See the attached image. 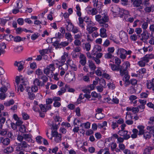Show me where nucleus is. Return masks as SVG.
Returning a JSON list of instances; mask_svg holds the SVG:
<instances>
[{"label":"nucleus","mask_w":154,"mask_h":154,"mask_svg":"<svg viewBox=\"0 0 154 154\" xmlns=\"http://www.w3.org/2000/svg\"><path fill=\"white\" fill-rule=\"evenodd\" d=\"M119 36L121 41L124 43H126L128 41V38L127 33L123 31L120 32Z\"/></svg>","instance_id":"nucleus-8"},{"label":"nucleus","mask_w":154,"mask_h":154,"mask_svg":"<svg viewBox=\"0 0 154 154\" xmlns=\"http://www.w3.org/2000/svg\"><path fill=\"white\" fill-rule=\"evenodd\" d=\"M130 16L129 14L127 15L126 16H125L124 18L125 20L127 21H129L131 23L134 20L133 17H129Z\"/></svg>","instance_id":"nucleus-40"},{"label":"nucleus","mask_w":154,"mask_h":154,"mask_svg":"<svg viewBox=\"0 0 154 154\" xmlns=\"http://www.w3.org/2000/svg\"><path fill=\"white\" fill-rule=\"evenodd\" d=\"M149 121L148 124L150 125H153L154 124V116L151 117L149 119Z\"/></svg>","instance_id":"nucleus-64"},{"label":"nucleus","mask_w":154,"mask_h":154,"mask_svg":"<svg viewBox=\"0 0 154 154\" xmlns=\"http://www.w3.org/2000/svg\"><path fill=\"white\" fill-rule=\"evenodd\" d=\"M65 80L67 82H70L75 80V74L74 72H70L66 73L65 77Z\"/></svg>","instance_id":"nucleus-4"},{"label":"nucleus","mask_w":154,"mask_h":154,"mask_svg":"<svg viewBox=\"0 0 154 154\" xmlns=\"http://www.w3.org/2000/svg\"><path fill=\"white\" fill-rule=\"evenodd\" d=\"M28 84V82L26 81H23L22 80V82L21 81L20 84L19 86L17 88V91H18L19 89H20V91L21 92H23L24 88H25L26 87L27 88V87L26 86V85Z\"/></svg>","instance_id":"nucleus-11"},{"label":"nucleus","mask_w":154,"mask_h":154,"mask_svg":"<svg viewBox=\"0 0 154 154\" xmlns=\"http://www.w3.org/2000/svg\"><path fill=\"white\" fill-rule=\"evenodd\" d=\"M111 150L113 151L117 147L116 143H112L110 145Z\"/></svg>","instance_id":"nucleus-51"},{"label":"nucleus","mask_w":154,"mask_h":154,"mask_svg":"<svg viewBox=\"0 0 154 154\" xmlns=\"http://www.w3.org/2000/svg\"><path fill=\"white\" fill-rule=\"evenodd\" d=\"M80 63L82 65L84 66L86 63V58L85 56L82 54H81L79 56Z\"/></svg>","instance_id":"nucleus-12"},{"label":"nucleus","mask_w":154,"mask_h":154,"mask_svg":"<svg viewBox=\"0 0 154 154\" xmlns=\"http://www.w3.org/2000/svg\"><path fill=\"white\" fill-rule=\"evenodd\" d=\"M74 43L75 45L77 46H81L82 44L81 41L78 39H75Z\"/></svg>","instance_id":"nucleus-44"},{"label":"nucleus","mask_w":154,"mask_h":154,"mask_svg":"<svg viewBox=\"0 0 154 154\" xmlns=\"http://www.w3.org/2000/svg\"><path fill=\"white\" fill-rule=\"evenodd\" d=\"M100 35L102 38H105L107 36L106 29H100Z\"/></svg>","instance_id":"nucleus-23"},{"label":"nucleus","mask_w":154,"mask_h":154,"mask_svg":"<svg viewBox=\"0 0 154 154\" xmlns=\"http://www.w3.org/2000/svg\"><path fill=\"white\" fill-rule=\"evenodd\" d=\"M85 97L84 95L82 94H81L79 96V98L77 100V103H78L79 104L81 103V100L83 99Z\"/></svg>","instance_id":"nucleus-54"},{"label":"nucleus","mask_w":154,"mask_h":154,"mask_svg":"<svg viewBox=\"0 0 154 154\" xmlns=\"http://www.w3.org/2000/svg\"><path fill=\"white\" fill-rule=\"evenodd\" d=\"M137 128L139 130L138 135H142L143 134L144 132L145 131L144 130L145 128L144 127L143 125H139L137 126Z\"/></svg>","instance_id":"nucleus-18"},{"label":"nucleus","mask_w":154,"mask_h":154,"mask_svg":"<svg viewBox=\"0 0 154 154\" xmlns=\"http://www.w3.org/2000/svg\"><path fill=\"white\" fill-rule=\"evenodd\" d=\"M66 88L65 87L62 88L58 92V94L59 95H61L65 93L66 91Z\"/></svg>","instance_id":"nucleus-42"},{"label":"nucleus","mask_w":154,"mask_h":154,"mask_svg":"<svg viewBox=\"0 0 154 154\" xmlns=\"http://www.w3.org/2000/svg\"><path fill=\"white\" fill-rule=\"evenodd\" d=\"M30 68L33 69H34L37 68V64L36 63L33 62L30 64Z\"/></svg>","instance_id":"nucleus-53"},{"label":"nucleus","mask_w":154,"mask_h":154,"mask_svg":"<svg viewBox=\"0 0 154 154\" xmlns=\"http://www.w3.org/2000/svg\"><path fill=\"white\" fill-rule=\"evenodd\" d=\"M68 64L71 66L72 69L74 71H76L77 67L75 65L73 64V61L71 60L68 59L67 61Z\"/></svg>","instance_id":"nucleus-20"},{"label":"nucleus","mask_w":154,"mask_h":154,"mask_svg":"<svg viewBox=\"0 0 154 154\" xmlns=\"http://www.w3.org/2000/svg\"><path fill=\"white\" fill-rule=\"evenodd\" d=\"M127 51L123 48H118L117 52V54L119 55L121 59H125L126 58Z\"/></svg>","instance_id":"nucleus-7"},{"label":"nucleus","mask_w":154,"mask_h":154,"mask_svg":"<svg viewBox=\"0 0 154 154\" xmlns=\"http://www.w3.org/2000/svg\"><path fill=\"white\" fill-rule=\"evenodd\" d=\"M22 80H20L19 77L17 76L15 78V82L16 83L17 86L18 87L19 86V84L20 83L21 81L22 82Z\"/></svg>","instance_id":"nucleus-49"},{"label":"nucleus","mask_w":154,"mask_h":154,"mask_svg":"<svg viewBox=\"0 0 154 154\" xmlns=\"http://www.w3.org/2000/svg\"><path fill=\"white\" fill-rule=\"evenodd\" d=\"M94 50L95 51V53H94L95 54L96 52H100L102 51V49L101 47L99 45H95L94 48Z\"/></svg>","instance_id":"nucleus-34"},{"label":"nucleus","mask_w":154,"mask_h":154,"mask_svg":"<svg viewBox=\"0 0 154 154\" xmlns=\"http://www.w3.org/2000/svg\"><path fill=\"white\" fill-rule=\"evenodd\" d=\"M148 60L143 57L141 58V60L138 62L139 65L141 67H143L145 66L146 63H148Z\"/></svg>","instance_id":"nucleus-15"},{"label":"nucleus","mask_w":154,"mask_h":154,"mask_svg":"<svg viewBox=\"0 0 154 154\" xmlns=\"http://www.w3.org/2000/svg\"><path fill=\"white\" fill-rule=\"evenodd\" d=\"M128 91L131 94L134 93L135 92V89L134 88V86L131 85L130 88L128 89Z\"/></svg>","instance_id":"nucleus-61"},{"label":"nucleus","mask_w":154,"mask_h":154,"mask_svg":"<svg viewBox=\"0 0 154 154\" xmlns=\"http://www.w3.org/2000/svg\"><path fill=\"white\" fill-rule=\"evenodd\" d=\"M141 38L140 39L141 40H146L148 39L149 36L147 31L146 30L144 29L143 33L141 34Z\"/></svg>","instance_id":"nucleus-14"},{"label":"nucleus","mask_w":154,"mask_h":154,"mask_svg":"<svg viewBox=\"0 0 154 154\" xmlns=\"http://www.w3.org/2000/svg\"><path fill=\"white\" fill-rule=\"evenodd\" d=\"M95 116L97 119H101L104 117V115L103 113H96Z\"/></svg>","instance_id":"nucleus-43"},{"label":"nucleus","mask_w":154,"mask_h":154,"mask_svg":"<svg viewBox=\"0 0 154 154\" xmlns=\"http://www.w3.org/2000/svg\"><path fill=\"white\" fill-rule=\"evenodd\" d=\"M68 58V54L67 53H64L63 55L61 57V61L62 62L64 63L65 62L66 59Z\"/></svg>","instance_id":"nucleus-31"},{"label":"nucleus","mask_w":154,"mask_h":154,"mask_svg":"<svg viewBox=\"0 0 154 154\" xmlns=\"http://www.w3.org/2000/svg\"><path fill=\"white\" fill-rule=\"evenodd\" d=\"M144 138L146 139H149L151 136V134L149 131H145L143 134Z\"/></svg>","instance_id":"nucleus-24"},{"label":"nucleus","mask_w":154,"mask_h":154,"mask_svg":"<svg viewBox=\"0 0 154 154\" xmlns=\"http://www.w3.org/2000/svg\"><path fill=\"white\" fill-rule=\"evenodd\" d=\"M24 139L29 141L31 140L32 135L30 134H23Z\"/></svg>","instance_id":"nucleus-39"},{"label":"nucleus","mask_w":154,"mask_h":154,"mask_svg":"<svg viewBox=\"0 0 154 154\" xmlns=\"http://www.w3.org/2000/svg\"><path fill=\"white\" fill-rule=\"evenodd\" d=\"M23 49V48L21 46H16L14 48V50L18 52H20Z\"/></svg>","instance_id":"nucleus-62"},{"label":"nucleus","mask_w":154,"mask_h":154,"mask_svg":"<svg viewBox=\"0 0 154 154\" xmlns=\"http://www.w3.org/2000/svg\"><path fill=\"white\" fill-rule=\"evenodd\" d=\"M131 2L132 3L134 7L140 8L142 9V7L140 6L142 3V0H131Z\"/></svg>","instance_id":"nucleus-10"},{"label":"nucleus","mask_w":154,"mask_h":154,"mask_svg":"<svg viewBox=\"0 0 154 154\" xmlns=\"http://www.w3.org/2000/svg\"><path fill=\"white\" fill-rule=\"evenodd\" d=\"M14 150L13 148L11 146H8L4 149V152L6 153H9L12 152Z\"/></svg>","instance_id":"nucleus-27"},{"label":"nucleus","mask_w":154,"mask_h":154,"mask_svg":"<svg viewBox=\"0 0 154 154\" xmlns=\"http://www.w3.org/2000/svg\"><path fill=\"white\" fill-rule=\"evenodd\" d=\"M145 59L149 61V60L153 59L154 57V55L152 54H146L143 57Z\"/></svg>","instance_id":"nucleus-36"},{"label":"nucleus","mask_w":154,"mask_h":154,"mask_svg":"<svg viewBox=\"0 0 154 154\" xmlns=\"http://www.w3.org/2000/svg\"><path fill=\"white\" fill-rule=\"evenodd\" d=\"M34 85H35L38 86H42V82L40 81L38 79L36 78L33 81Z\"/></svg>","instance_id":"nucleus-30"},{"label":"nucleus","mask_w":154,"mask_h":154,"mask_svg":"<svg viewBox=\"0 0 154 154\" xmlns=\"http://www.w3.org/2000/svg\"><path fill=\"white\" fill-rule=\"evenodd\" d=\"M91 48V45L89 42H87L84 44V48L87 51H89L90 50Z\"/></svg>","instance_id":"nucleus-35"},{"label":"nucleus","mask_w":154,"mask_h":154,"mask_svg":"<svg viewBox=\"0 0 154 154\" xmlns=\"http://www.w3.org/2000/svg\"><path fill=\"white\" fill-rule=\"evenodd\" d=\"M18 144L22 147L26 148L27 147V144L26 143L25 141H23L20 143H19Z\"/></svg>","instance_id":"nucleus-58"},{"label":"nucleus","mask_w":154,"mask_h":154,"mask_svg":"<svg viewBox=\"0 0 154 154\" xmlns=\"http://www.w3.org/2000/svg\"><path fill=\"white\" fill-rule=\"evenodd\" d=\"M3 37L6 39V40L9 42L11 41L12 38L13 37V36L11 35L5 34L4 33Z\"/></svg>","instance_id":"nucleus-25"},{"label":"nucleus","mask_w":154,"mask_h":154,"mask_svg":"<svg viewBox=\"0 0 154 154\" xmlns=\"http://www.w3.org/2000/svg\"><path fill=\"white\" fill-rule=\"evenodd\" d=\"M109 66L111 67L112 70L113 71L119 70V65L116 66L114 64H110Z\"/></svg>","instance_id":"nucleus-26"},{"label":"nucleus","mask_w":154,"mask_h":154,"mask_svg":"<svg viewBox=\"0 0 154 154\" xmlns=\"http://www.w3.org/2000/svg\"><path fill=\"white\" fill-rule=\"evenodd\" d=\"M147 129L149 131V132L151 134L154 133V126H148Z\"/></svg>","instance_id":"nucleus-50"},{"label":"nucleus","mask_w":154,"mask_h":154,"mask_svg":"<svg viewBox=\"0 0 154 154\" xmlns=\"http://www.w3.org/2000/svg\"><path fill=\"white\" fill-rule=\"evenodd\" d=\"M88 63V66L90 69L91 70H94L96 69V67L94 63L91 60H89Z\"/></svg>","instance_id":"nucleus-21"},{"label":"nucleus","mask_w":154,"mask_h":154,"mask_svg":"<svg viewBox=\"0 0 154 154\" xmlns=\"http://www.w3.org/2000/svg\"><path fill=\"white\" fill-rule=\"evenodd\" d=\"M6 120V119L5 118L3 117L0 118V128H2L3 125Z\"/></svg>","instance_id":"nucleus-48"},{"label":"nucleus","mask_w":154,"mask_h":154,"mask_svg":"<svg viewBox=\"0 0 154 154\" xmlns=\"http://www.w3.org/2000/svg\"><path fill=\"white\" fill-rule=\"evenodd\" d=\"M51 135L52 137H51V139H53L56 143H59L61 141L62 139L61 135L60 134H58L57 131H52Z\"/></svg>","instance_id":"nucleus-2"},{"label":"nucleus","mask_w":154,"mask_h":154,"mask_svg":"<svg viewBox=\"0 0 154 154\" xmlns=\"http://www.w3.org/2000/svg\"><path fill=\"white\" fill-rule=\"evenodd\" d=\"M55 69L54 64L51 63L47 66L44 69V73L47 75L49 74L50 72L53 73V71Z\"/></svg>","instance_id":"nucleus-5"},{"label":"nucleus","mask_w":154,"mask_h":154,"mask_svg":"<svg viewBox=\"0 0 154 154\" xmlns=\"http://www.w3.org/2000/svg\"><path fill=\"white\" fill-rule=\"evenodd\" d=\"M91 123L88 122L83 123L81 124L80 126H84V128L85 129H88L90 128Z\"/></svg>","instance_id":"nucleus-37"},{"label":"nucleus","mask_w":154,"mask_h":154,"mask_svg":"<svg viewBox=\"0 0 154 154\" xmlns=\"http://www.w3.org/2000/svg\"><path fill=\"white\" fill-rule=\"evenodd\" d=\"M76 145L79 148H81L83 146V144L82 142L80 140H78L76 141Z\"/></svg>","instance_id":"nucleus-55"},{"label":"nucleus","mask_w":154,"mask_h":154,"mask_svg":"<svg viewBox=\"0 0 154 154\" xmlns=\"http://www.w3.org/2000/svg\"><path fill=\"white\" fill-rule=\"evenodd\" d=\"M106 70H103L100 68H98L95 71L96 74L98 76H102L103 73L105 72Z\"/></svg>","instance_id":"nucleus-17"},{"label":"nucleus","mask_w":154,"mask_h":154,"mask_svg":"<svg viewBox=\"0 0 154 154\" xmlns=\"http://www.w3.org/2000/svg\"><path fill=\"white\" fill-rule=\"evenodd\" d=\"M96 9L97 8H94L90 10L91 14L93 15L96 14L97 12V11Z\"/></svg>","instance_id":"nucleus-56"},{"label":"nucleus","mask_w":154,"mask_h":154,"mask_svg":"<svg viewBox=\"0 0 154 154\" xmlns=\"http://www.w3.org/2000/svg\"><path fill=\"white\" fill-rule=\"evenodd\" d=\"M19 131L23 133H24L26 131V127L24 125H20L19 128Z\"/></svg>","instance_id":"nucleus-47"},{"label":"nucleus","mask_w":154,"mask_h":154,"mask_svg":"<svg viewBox=\"0 0 154 154\" xmlns=\"http://www.w3.org/2000/svg\"><path fill=\"white\" fill-rule=\"evenodd\" d=\"M114 56L112 54L109 53L105 54L104 55V57L106 59H111Z\"/></svg>","instance_id":"nucleus-46"},{"label":"nucleus","mask_w":154,"mask_h":154,"mask_svg":"<svg viewBox=\"0 0 154 154\" xmlns=\"http://www.w3.org/2000/svg\"><path fill=\"white\" fill-rule=\"evenodd\" d=\"M8 132L7 129H2V128H0V135L4 136L6 135Z\"/></svg>","instance_id":"nucleus-33"},{"label":"nucleus","mask_w":154,"mask_h":154,"mask_svg":"<svg viewBox=\"0 0 154 154\" xmlns=\"http://www.w3.org/2000/svg\"><path fill=\"white\" fill-rule=\"evenodd\" d=\"M28 98L31 100H33L35 98V94L31 92H28Z\"/></svg>","instance_id":"nucleus-45"},{"label":"nucleus","mask_w":154,"mask_h":154,"mask_svg":"<svg viewBox=\"0 0 154 154\" xmlns=\"http://www.w3.org/2000/svg\"><path fill=\"white\" fill-rule=\"evenodd\" d=\"M48 50L47 49H43L39 51L40 54L42 56H44L45 54L47 53Z\"/></svg>","instance_id":"nucleus-57"},{"label":"nucleus","mask_w":154,"mask_h":154,"mask_svg":"<svg viewBox=\"0 0 154 154\" xmlns=\"http://www.w3.org/2000/svg\"><path fill=\"white\" fill-rule=\"evenodd\" d=\"M154 149V146H148L144 149L143 154H150V151Z\"/></svg>","instance_id":"nucleus-22"},{"label":"nucleus","mask_w":154,"mask_h":154,"mask_svg":"<svg viewBox=\"0 0 154 154\" xmlns=\"http://www.w3.org/2000/svg\"><path fill=\"white\" fill-rule=\"evenodd\" d=\"M130 64L128 61L124 62L121 65H119V71L120 75L123 77L125 76L126 78H127L128 75H129L127 69L130 67Z\"/></svg>","instance_id":"nucleus-1"},{"label":"nucleus","mask_w":154,"mask_h":154,"mask_svg":"<svg viewBox=\"0 0 154 154\" xmlns=\"http://www.w3.org/2000/svg\"><path fill=\"white\" fill-rule=\"evenodd\" d=\"M118 134L120 136L123 137L125 140H128L130 137V134H128V131H127L120 130Z\"/></svg>","instance_id":"nucleus-9"},{"label":"nucleus","mask_w":154,"mask_h":154,"mask_svg":"<svg viewBox=\"0 0 154 154\" xmlns=\"http://www.w3.org/2000/svg\"><path fill=\"white\" fill-rule=\"evenodd\" d=\"M22 115L23 119L25 120H27L29 118V116L25 113H23Z\"/></svg>","instance_id":"nucleus-63"},{"label":"nucleus","mask_w":154,"mask_h":154,"mask_svg":"<svg viewBox=\"0 0 154 154\" xmlns=\"http://www.w3.org/2000/svg\"><path fill=\"white\" fill-rule=\"evenodd\" d=\"M147 88L149 89H152L154 91V78L152 79L151 81H149L146 83Z\"/></svg>","instance_id":"nucleus-13"},{"label":"nucleus","mask_w":154,"mask_h":154,"mask_svg":"<svg viewBox=\"0 0 154 154\" xmlns=\"http://www.w3.org/2000/svg\"><path fill=\"white\" fill-rule=\"evenodd\" d=\"M25 61H20V63L19 65L18 66V70L19 71H21L23 69V65L25 63Z\"/></svg>","instance_id":"nucleus-38"},{"label":"nucleus","mask_w":154,"mask_h":154,"mask_svg":"<svg viewBox=\"0 0 154 154\" xmlns=\"http://www.w3.org/2000/svg\"><path fill=\"white\" fill-rule=\"evenodd\" d=\"M0 140L1 142L2 141V143L5 145H8L9 144L10 141V140L8 138L3 139V137H1L0 138Z\"/></svg>","instance_id":"nucleus-16"},{"label":"nucleus","mask_w":154,"mask_h":154,"mask_svg":"<svg viewBox=\"0 0 154 154\" xmlns=\"http://www.w3.org/2000/svg\"><path fill=\"white\" fill-rule=\"evenodd\" d=\"M127 78H126L125 76H123V80L125 82V86L127 87L130 84V82L129 81L130 79V76L129 75H128Z\"/></svg>","instance_id":"nucleus-19"},{"label":"nucleus","mask_w":154,"mask_h":154,"mask_svg":"<svg viewBox=\"0 0 154 154\" xmlns=\"http://www.w3.org/2000/svg\"><path fill=\"white\" fill-rule=\"evenodd\" d=\"M91 96L92 97L94 98H100L101 97V96L100 94H98L96 92L93 91L91 93Z\"/></svg>","instance_id":"nucleus-41"},{"label":"nucleus","mask_w":154,"mask_h":154,"mask_svg":"<svg viewBox=\"0 0 154 154\" xmlns=\"http://www.w3.org/2000/svg\"><path fill=\"white\" fill-rule=\"evenodd\" d=\"M38 90L37 87L35 85L32 86L31 88V91L32 92H36L38 91Z\"/></svg>","instance_id":"nucleus-59"},{"label":"nucleus","mask_w":154,"mask_h":154,"mask_svg":"<svg viewBox=\"0 0 154 154\" xmlns=\"http://www.w3.org/2000/svg\"><path fill=\"white\" fill-rule=\"evenodd\" d=\"M35 73L38 76L42 75L43 74V72L42 70L39 68H38V69L35 70Z\"/></svg>","instance_id":"nucleus-52"},{"label":"nucleus","mask_w":154,"mask_h":154,"mask_svg":"<svg viewBox=\"0 0 154 154\" xmlns=\"http://www.w3.org/2000/svg\"><path fill=\"white\" fill-rule=\"evenodd\" d=\"M68 68V66L66 64H63L61 66H59V70L64 71V72L67 70Z\"/></svg>","instance_id":"nucleus-29"},{"label":"nucleus","mask_w":154,"mask_h":154,"mask_svg":"<svg viewBox=\"0 0 154 154\" xmlns=\"http://www.w3.org/2000/svg\"><path fill=\"white\" fill-rule=\"evenodd\" d=\"M101 23H100L101 26L103 27V28L101 29H105L108 28V25L106 23V22L108 21V17L105 15L101 19Z\"/></svg>","instance_id":"nucleus-6"},{"label":"nucleus","mask_w":154,"mask_h":154,"mask_svg":"<svg viewBox=\"0 0 154 154\" xmlns=\"http://www.w3.org/2000/svg\"><path fill=\"white\" fill-rule=\"evenodd\" d=\"M48 125L54 130H56L57 128V125L56 124H54L52 123V121L49 120L48 121Z\"/></svg>","instance_id":"nucleus-28"},{"label":"nucleus","mask_w":154,"mask_h":154,"mask_svg":"<svg viewBox=\"0 0 154 154\" xmlns=\"http://www.w3.org/2000/svg\"><path fill=\"white\" fill-rule=\"evenodd\" d=\"M65 38L68 41L72 42L73 40V38L71 34L69 33H66L65 34Z\"/></svg>","instance_id":"nucleus-32"},{"label":"nucleus","mask_w":154,"mask_h":154,"mask_svg":"<svg viewBox=\"0 0 154 154\" xmlns=\"http://www.w3.org/2000/svg\"><path fill=\"white\" fill-rule=\"evenodd\" d=\"M14 4L15 8L13 10L12 13L14 14H16L20 12L19 9H21L23 6L22 1L21 0H18L17 3Z\"/></svg>","instance_id":"nucleus-3"},{"label":"nucleus","mask_w":154,"mask_h":154,"mask_svg":"<svg viewBox=\"0 0 154 154\" xmlns=\"http://www.w3.org/2000/svg\"><path fill=\"white\" fill-rule=\"evenodd\" d=\"M115 51V48L114 47H109L107 49L108 53L112 54Z\"/></svg>","instance_id":"nucleus-60"}]
</instances>
